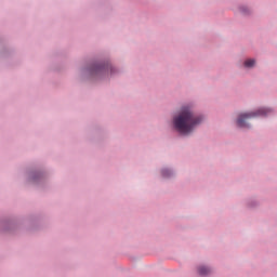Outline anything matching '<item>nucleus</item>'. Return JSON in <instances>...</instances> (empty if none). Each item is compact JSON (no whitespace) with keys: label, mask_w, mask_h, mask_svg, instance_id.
Listing matches in <instances>:
<instances>
[{"label":"nucleus","mask_w":277,"mask_h":277,"mask_svg":"<svg viewBox=\"0 0 277 277\" xmlns=\"http://www.w3.org/2000/svg\"><path fill=\"white\" fill-rule=\"evenodd\" d=\"M211 269L207 266H199L198 268V273L200 276H207L208 274H210Z\"/></svg>","instance_id":"7ed1b4c3"},{"label":"nucleus","mask_w":277,"mask_h":277,"mask_svg":"<svg viewBox=\"0 0 277 277\" xmlns=\"http://www.w3.org/2000/svg\"><path fill=\"white\" fill-rule=\"evenodd\" d=\"M255 65V61L253 58L247 60L245 62V67L246 68H252Z\"/></svg>","instance_id":"20e7f679"},{"label":"nucleus","mask_w":277,"mask_h":277,"mask_svg":"<svg viewBox=\"0 0 277 277\" xmlns=\"http://www.w3.org/2000/svg\"><path fill=\"white\" fill-rule=\"evenodd\" d=\"M272 113L269 108H260L256 111L243 113L240 114L237 119V124L239 128H248V123L246 122L248 119L256 118V117H265Z\"/></svg>","instance_id":"f03ea898"},{"label":"nucleus","mask_w":277,"mask_h":277,"mask_svg":"<svg viewBox=\"0 0 277 277\" xmlns=\"http://www.w3.org/2000/svg\"><path fill=\"white\" fill-rule=\"evenodd\" d=\"M201 121V116L194 115L188 106H184L180 114L174 117L173 124L179 133L187 135L192 133L194 128L200 124Z\"/></svg>","instance_id":"f257e3e1"},{"label":"nucleus","mask_w":277,"mask_h":277,"mask_svg":"<svg viewBox=\"0 0 277 277\" xmlns=\"http://www.w3.org/2000/svg\"><path fill=\"white\" fill-rule=\"evenodd\" d=\"M171 174V172L169 171V169H163L162 170V176L163 177H168Z\"/></svg>","instance_id":"39448f33"}]
</instances>
